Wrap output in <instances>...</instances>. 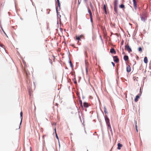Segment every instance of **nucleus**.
<instances>
[{
    "mask_svg": "<svg viewBox=\"0 0 151 151\" xmlns=\"http://www.w3.org/2000/svg\"><path fill=\"white\" fill-rule=\"evenodd\" d=\"M147 14L145 12H143L142 15L140 14V17L141 20L143 22H145L147 18Z\"/></svg>",
    "mask_w": 151,
    "mask_h": 151,
    "instance_id": "1",
    "label": "nucleus"
},
{
    "mask_svg": "<svg viewBox=\"0 0 151 151\" xmlns=\"http://www.w3.org/2000/svg\"><path fill=\"white\" fill-rule=\"evenodd\" d=\"M104 117L106 125L107 126L109 125H110L109 119L107 115H105V116H104Z\"/></svg>",
    "mask_w": 151,
    "mask_h": 151,
    "instance_id": "2",
    "label": "nucleus"
},
{
    "mask_svg": "<svg viewBox=\"0 0 151 151\" xmlns=\"http://www.w3.org/2000/svg\"><path fill=\"white\" fill-rule=\"evenodd\" d=\"M125 48L128 51L129 53L132 52L131 48L129 45H126L125 46Z\"/></svg>",
    "mask_w": 151,
    "mask_h": 151,
    "instance_id": "3",
    "label": "nucleus"
},
{
    "mask_svg": "<svg viewBox=\"0 0 151 151\" xmlns=\"http://www.w3.org/2000/svg\"><path fill=\"white\" fill-rule=\"evenodd\" d=\"M55 8L56 10L57 13V24L58 26V18H59V16L60 15V12H58V7L56 5L55 6Z\"/></svg>",
    "mask_w": 151,
    "mask_h": 151,
    "instance_id": "4",
    "label": "nucleus"
},
{
    "mask_svg": "<svg viewBox=\"0 0 151 151\" xmlns=\"http://www.w3.org/2000/svg\"><path fill=\"white\" fill-rule=\"evenodd\" d=\"M68 58L69 59V60L68 61V63L70 64V66L72 68V70H73V64L72 63V62H71V61H70V57H69V55H70V52H69V50H68Z\"/></svg>",
    "mask_w": 151,
    "mask_h": 151,
    "instance_id": "5",
    "label": "nucleus"
},
{
    "mask_svg": "<svg viewBox=\"0 0 151 151\" xmlns=\"http://www.w3.org/2000/svg\"><path fill=\"white\" fill-rule=\"evenodd\" d=\"M113 58V60L116 63H117L119 61V59L118 58V57L117 56H112Z\"/></svg>",
    "mask_w": 151,
    "mask_h": 151,
    "instance_id": "6",
    "label": "nucleus"
},
{
    "mask_svg": "<svg viewBox=\"0 0 151 151\" xmlns=\"http://www.w3.org/2000/svg\"><path fill=\"white\" fill-rule=\"evenodd\" d=\"M20 118L21 119V121L19 124V129L20 128L21 125L22 124V121L23 119V112H22V111H21L20 113Z\"/></svg>",
    "mask_w": 151,
    "mask_h": 151,
    "instance_id": "7",
    "label": "nucleus"
},
{
    "mask_svg": "<svg viewBox=\"0 0 151 151\" xmlns=\"http://www.w3.org/2000/svg\"><path fill=\"white\" fill-rule=\"evenodd\" d=\"M133 5L135 10H136L137 7V2L136 0H132Z\"/></svg>",
    "mask_w": 151,
    "mask_h": 151,
    "instance_id": "8",
    "label": "nucleus"
},
{
    "mask_svg": "<svg viewBox=\"0 0 151 151\" xmlns=\"http://www.w3.org/2000/svg\"><path fill=\"white\" fill-rule=\"evenodd\" d=\"M110 52L112 54H116V52L115 49L113 48H111L110 50Z\"/></svg>",
    "mask_w": 151,
    "mask_h": 151,
    "instance_id": "9",
    "label": "nucleus"
},
{
    "mask_svg": "<svg viewBox=\"0 0 151 151\" xmlns=\"http://www.w3.org/2000/svg\"><path fill=\"white\" fill-rule=\"evenodd\" d=\"M141 96L140 94H138L135 96V97L134 99V101L135 102H137L138 101V99H139Z\"/></svg>",
    "mask_w": 151,
    "mask_h": 151,
    "instance_id": "10",
    "label": "nucleus"
},
{
    "mask_svg": "<svg viewBox=\"0 0 151 151\" xmlns=\"http://www.w3.org/2000/svg\"><path fill=\"white\" fill-rule=\"evenodd\" d=\"M126 70L127 73H129L131 71V68L130 65H128L126 68Z\"/></svg>",
    "mask_w": 151,
    "mask_h": 151,
    "instance_id": "11",
    "label": "nucleus"
},
{
    "mask_svg": "<svg viewBox=\"0 0 151 151\" xmlns=\"http://www.w3.org/2000/svg\"><path fill=\"white\" fill-rule=\"evenodd\" d=\"M89 105L88 103L85 102L83 103V106L85 108H88L89 107Z\"/></svg>",
    "mask_w": 151,
    "mask_h": 151,
    "instance_id": "12",
    "label": "nucleus"
},
{
    "mask_svg": "<svg viewBox=\"0 0 151 151\" xmlns=\"http://www.w3.org/2000/svg\"><path fill=\"white\" fill-rule=\"evenodd\" d=\"M114 10L115 12L116 13L117 16L118 15V6H114Z\"/></svg>",
    "mask_w": 151,
    "mask_h": 151,
    "instance_id": "13",
    "label": "nucleus"
},
{
    "mask_svg": "<svg viewBox=\"0 0 151 151\" xmlns=\"http://www.w3.org/2000/svg\"><path fill=\"white\" fill-rule=\"evenodd\" d=\"M123 59L125 61H128L129 60V57L127 55H125L123 57Z\"/></svg>",
    "mask_w": 151,
    "mask_h": 151,
    "instance_id": "14",
    "label": "nucleus"
},
{
    "mask_svg": "<svg viewBox=\"0 0 151 151\" xmlns=\"http://www.w3.org/2000/svg\"><path fill=\"white\" fill-rule=\"evenodd\" d=\"M122 146V144H121L120 143H118L117 144V149L118 150H120L121 147Z\"/></svg>",
    "mask_w": 151,
    "mask_h": 151,
    "instance_id": "15",
    "label": "nucleus"
},
{
    "mask_svg": "<svg viewBox=\"0 0 151 151\" xmlns=\"http://www.w3.org/2000/svg\"><path fill=\"white\" fill-rule=\"evenodd\" d=\"M79 104L81 106V108L83 109V110H84V108L83 107L82 102L81 100L80 99L79 100Z\"/></svg>",
    "mask_w": 151,
    "mask_h": 151,
    "instance_id": "16",
    "label": "nucleus"
},
{
    "mask_svg": "<svg viewBox=\"0 0 151 151\" xmlns=\"http://www.w3.org/2000/svg\"><path fill=\"white\" fill-rule=\"evenodd\" d=\"M118 0H114V6H118Z\"/></svg>",
    "mask_w": 151,
    "mask_h": 151,
    "instance_id": "17",
    "label": "nucleus"
},
{
    "mask_svg": "<svg viewBox=\"0 0 151 151\" xmlns=\"http://www.w3.org/2000/svg\"><path fill=\"white\" fill-rule=\"evenodd\" d=\"M144 63L145 64H147L148 63V58L147 57H145L144 59Z\"/></svg>",
    "mask_w": 151,
    "mask_h": 151,
    "instance_id": "18",
    "label": "nucleus"
},
{
    "mask_svg": "<svg viewBox=\"0 0 151 151\" xmlns=\"http://www.w3.org/2000/svg\"><path fill=\"white\" fill-rule=\"evenodd\" d=\"M137 30H136V29L134 30V32H133V35H132L133 39H135L134 37L135 36V35L137 34ZM135 39H136L135 38Z\"/></svg>",
    "mask_w": 151,
    "mask_h": 151,
    "instance_id": "19",
    "label": "nucleus"
},
{
    "mask_svg": "<svg viewBox=\"0 0 151 151\" xmlns=\"http://www.w3.org/2000/svg\"><path fill=\"white\" fill-rule=\"evenodd\" d=\"M119 7L121 9H123L125 8V5L123 4H121L119 5Z\"/></svg>",
    "mask_w": 151,
    "mask_h": 151,
    "instance_id": "20",
    "label": "nucleus"
},
{
    "mask_svg": "<svg viewBox=\"0 0 151 151\" xmlns=\"http://www.w3.org/2000/svg\"><path fill=\"white\" fill-rule=\"evenodd\" d=\"M134 125H135V129H136V131L137 132L138 131V127H137V122L135 120L134 121Z\"/></svg>",
    "mask_w": 151,
    "mask_h": 151,
    "instance_id": "21",
    "label": "nucleus"
},
{
    "mask_svg": "<svg viewBox=\"0 0 151 151\" xmlns=\"http://www.w3.org/2000/svg\"><path fill=\"white\" fill-rule=\"evenodd\" d=\"M75 76L73 79V81L74 82V83L75 84H76L77 83V81L76 80V78L75 77Z\"/></svg>",
    "mask_w": 151,
    "mask_h": 151,
    "instance_id": "22",
    "label": "nucleus"
},
{
    "mask_svg": "<svg viewBox=\"0 0 151 151\" xmlns=\"http://www.w3.org/2000/svg\"><path fill=\"white\" fill-rule=\"evenodd\" d=\"M90 5L91 7V9L92 10H93L94 9V8L93 7V5L92 4L91 2H90Z\"/></svg>",
    "mask_w": 151,
    "mask_h": 151,
    "instance_id": "23",
    "label": "nucleus"
},
{
    "mask_svg": "<svg viewBox=\"0 0 151 151\" xmlns=\"http://www.w3.org/2000/svg\"><path fill=\"white\" fill-rule=\"evenodd\" d=\"M76 40H78V42L79 41H80L81 40L80 36H76Z\"/></svg>",
    "mask_w": 151,
    "mask_h": 151,
    "instance_id": "24",
    "label": "nucleus"
},
{
    "mask_svg": "<svg viewBox=\"0 0 151 151\" xmlns=\"http://www.w3.org/2000/svg\"><path fill=\"white\" fill-rule=\"evenodd\" d=\"M55 133L56 137V138L57 139H58V140L59 141V138H58V136L57 135V134L56 133V128H55Z\"/></svg>",
    "mask_w": 151,
    "mask_h": 151,
    "instance_id": "25",
    "label": "nucleus"
},
{
    "mask_svg": "<svg viewBox=\"0 0 151 151\" xmlns=\"http://www.w3.org/2000/svg\"><path fill=\"white\" fill-rule=\"evenodd\" d=\"M138 51L139 52H142V48L140 47L138 48Z\"/></svg>",
    "mask_w": 151,
    "mask_h": 151,
    "instance_id": "26",
    "label": "nucleus"
},
{
    "mask_svg": "<svg viewBox=\"0 0 151 151\" xmlns=\"http://www.w3.org/2000/svg\"><path fill=\"white\" fill-rule=\"evenodd\" d=\"M107 126H108V128L109 129V130H110V132H111L112 131V130L111 129V125H109Z\"/></svg>",
    "mask_w": 151,
    "mask_h": 151,
    "instance_id": "27",
    "label": "nucleus"
},
{
    "mask_svg": "<svg viewBox=\"0 0 151 151\" xmlns=\"http://www.w3.org/2000/svg\"><path fill=\"white\" fill-rule=\"evenodd\" d=\"M81 0H78V7L81 4Z\"/></svg>",
    "mask_w": 151,
    "mask_h": 151,
    "instance_id": "28",
    "label": "nucleus"
},
{
    "mask_svg": "<svg viewBox=\"0 0 151 151\" xmlns=\"http://www.w3.org/2000/svg\"><path fill=\"white\" fill-rule=\"evenodd\" d=\"M103 9L104 10H106V4H104V5Z\"/></svg>",
    "mask_w": 151,
    "mask_h": 151,
    "instance_id": "29",
    "label": "nucleus"
},
{
    "mask_svg": "<svg viewBox=\"0 0 151 151\" xmlns=\"http://www.w3.org/2000/svg\"><path fill=\"white\" fill-rule=\"evenodd\" d=\"M88 12L89 13L91 12V11L88 7H87Z\"/></svg>",
    "mask_w": 151,
    "mask_h": 151,
    "instance_id": "30",
    "label": "nucleus"
},
{
    "mask_svg": "<svg viewBox=\"0 0 151 151\" xmlns=\"http://www.w3.org/2000/svg\"><path fill=\"white\" fill-rule=\"evenodd\" d=\"M84 54L85 55V57H88L87 56V53L86 51H84Z\"/></svg>",
    "mask_w": 151,
    "mask_h": 151,
    "instance_id": "31",
    "label": "nucleus"
},
{
    "mask_svg": "<svg viewBox=\"0 0 151 151\" xmlns=\"http://www.w3.org/2000/svg\"><path fill=\"white\" fill-rule=\"evenodd\" d=\"M70 74H71V75L72 76H74V77L75 76V73L74 72H71L70 73Z\"/></svg>",
    "mask_w": 151,
    "mask_h": 151,
    "instance_id": "32",
    "label": "nucleus"
},
{
    "mask_svg": "<svg viewBox=\"0 0 151 151\" xmlns=\"http://www.w3.org/2000/svg\"><path fill=\"white\" fill-rule=\"evenodd\" d=\"M58 20H59V21L60 22V26H61V19L59 17Z\"/></svg>",
    "mask_w": 151,
    "mask_h": 151,
    "instance_id": "33",
    "label": "nucleus"
},
{
    "mask_svg": "<svg viewBox=\"0 0 151 151\" xmlns=\"http://www.w3.org/2000/svg\"><path fill=\"white\" fill-rule=\"evenodd\" d=\"M124 42V40H122V41L121 42V45H123Z\"/></svg>",
    "mask_w": 151,
    "mask_h": 151,
    "instance_id": "34",
    "label": "nucleus"
},
{
    "mask_svg": "<svg viewBox=\"0 0 151 151\" xmlns=\"http://www.w3.org/2000/svg\"><path fill=\"white\" fill-rule=\"evenodd\" d=\"M90 19L91 22L92 24L93 23V17H90Z\"/></svg>",
    "mask_w": 151,
    "mask_h": 151,
    "instance_id": "35",
    "label": "nucleus"
},
{
    "mask_svg": "<svg viewBox=\"0 0 151 151\" xmlns=\"http://www.w3.org/2000/svg\"><path fill=\"white\" fill-rule=\"evenodd\" d=\"M58 6L59 7V9H60V3H58Z\"/></svg>",
    "mask_w": 151,
    "mask_h": 151,
    "instance_id": "36",
    "label": "nucleus"
},
{
    "mask_svg": "<svg viewBox=\"0 0 151 151\" xmlns=\"http://www.w3.org/2000/svg\"><path fill=\"white\" fill-rule=\"evenodd\" d=\"M111 63L112 64V65L113 66V67H114L115 66V63L113 62H111Z\"/></svg>",
    "mask_w": 151,
    "mask_h": 151,
    "instance_id": "37",
    "label": "nucleus"
},
{
    "mask_svg": "<svg viewBox=\"0 0 151 151\" xmlns=\"http://www.w3.org/2000/svg\"><path fill=\"white\" fill-rule=\"evenodd\" d=\"M122 54H124V55H125V53L124 52V49H123V48H122Z\"/></svg>",
    "mask_w": 151,
    "mask_h": 151,
    "instance_id": "38",
    "label": "nucleus"
},
{
    "mask_svg": "<svg viewBox=\"0 0 151 151\" xmlns=\"http://www.w3.org/2000/svg\"><path fill=\"white\" fill-rule=\"evenodd\" d=\"M89 14L90 15V17H93L92 12L89 13Z\"/></svg>",
    "mask_w": 151,
    "mask_h": 151,
    "instance_id": "39",
    "label": "nucleus"
},
{
    "mask_svg": "<svg viewBox=\"0 0 151 151\" xmlns=\"http://www.w3.org/2000/svg\"><path fill=\"white\" fill-rule=\"evenodd\" d=\"M86 73H87L88 72V68L86 66Z\"/></svg>",
    "mask_w": 151,
    "mask_h": 151,
    "instance_id": "40",
    "label": "nucleus"
},
{
    "mask_svg": "<svg viewBox=\"0 0 151 151\" xmlns=\"http://www.w3.org/2000/svg\"><path fill=\"white\" fill-rule=\"evenodd\" d=\"M142 93V91H141V88L140 89V91H139V93L138 94H140L141 95H141Z\"/></svg>",
    "mask_w": 151,
    "mask_h": 151,
    "instance_id": "41",
    "label": "nucleus"
},
{
    "mask_svg": "<svg viewBox=\"0 0 151 151\" xmlns=\"http://www.w3.org/2000/svg\"><path fill=\"white\" fill-rule=\"evenodd\" d=\"M104 111V113L105 114V115H106V114H108V112L106 110Z\"/></svg>",
    "mask_w": 151,
    "mask_h": 151,
    "instance_id": "42",
    "label": "nucleus"
},
{
    "mask_svg": "<svg viewBox=\"0 0 151 151\" xmlns=\"http://www.w3.org/2000/svg\"><path fill=\"white\" fill-rule=\"evenodd\" d=\"M104 111L106 110V107L105 106H104Z\"/></svg>",
    "mask_w": 151,
    "mask_h": 151,
    "instance_id": "43",
    "label": "nucleus"
},
{
    "mask_svg": "<svg viewBox=\"0 0 151 151\" xmlns=\"http://www.w3.org/2000/svg\"><path fill=\"white\" fill-rule=\"evenodd\" d=\"M49 61H50V63L51 64H52V61H51V59L50 58H49Z\"/></svg>",
    "mask_w": 151,
    "mask_h": 151,
    "instance_id": "44",
    "label": "nucleus"
},
{
    "mask_svg": "<svg viewBox=\"0 0 151 151\" xmlns=\"http://www.w3.org/2000/svg\"><path fill=\"white\" fill-rule=\"evenodd\" d=\"M104 11H105V14H107V10H104Z\"/></svg>",
    "mask_w": 151,
    "mask_h": 151,
    "instance_id": "45",
    "label": "nucleus"
},
{
    "mask_svg": "<svg viewBox=\"0 0 151 151\" xmlns=\"http://www.w3.org/2000/svg\"><path fill=\"white\" fill-rule=\"evenodd\" d=\"M60 29V30L61 32H62V31H63V29H62V28H61V27L60 28V29Z\"/></svg>",
    "mask_w": 151,
    "mask_h": 151,
    "instance_id": "46",
    "label": "nucleus"
},
{
    "mask_svg": "<svg viewBox=\"0 0 151 151\" xmlns=\"http://www.w3.org/2000/svg\"><path fill=\"white\" fill-rule=\"evenodd\" d=\"M56 2H57L58 3H60L59 0H56Z\"/></svg>",
    "mask_w": 151,
    "mask_h": 151,
    "instance_id": "47",
    "label": "nucleus"
},
{
    "mask_svg": "<svg viewBox=\"0 0 151 151\" xmlns=\"http://www.w3.org/2000/svg\"><path fill=\"white\" fill-rule=\"evenodd\" d=\"M101 19L99 17H98V20L99 21H100Z\"/></svg>",
    "mask_w": 151,
    "mask_h": 151,
    "instance_id": "48",
    "label": "nucleus"
},
{
    "mask_svg": "<svg viewBox=\"0 0 151 151\" xmlns=\"http://www.w3.org/2000/svg\"><path fill=\"white\" fill-rule=\"evenodd\" d=\"M139 58L138 56H137L136 57V59L137 60H138L139 59Z\"/></svg>",
    "mask_w": 151,
    "mask_h": 151,
    "instance_id": "49",
    "label": "nucleus"
},
{
    "mask_svg": "<svg viewBox=\"0 0 151 151\" xmlns=\"http://www.w3.org/2000/svg\"><path fill=\"white\" fill-rule=\"evenodd\" d=\"M30 151H32V148L31 147H30Z\"/></svg>",
    "mask_w": 151,
    "mask_h": 151,
    "instance_id": "50",
    "label": "nucleus"
},
{
    "mask_svg": "<svg viewBox=\"0 0 151 151\" xmlns=\"http://www.w3.org/2000/svg\"><path fill=\"white\" fill-rule=\"evenodd\" d=\"M100 38H101V40L102 41H103V40H102V37H101V35H100Z\"/></svg>",
    "mask_w": 151,
    "mask_h": 151,
    "instance_id": "51",
    "label": "nucleus"
},
{
    "mask_svg": "<svg viewBox=\"0 0 151 151\" xmlns=\"http://www.w3.org/2000/svg\"><path fill=\"white\" fill-rule=\"evenodd\" d=\"M78 97H79V98L80 99V96H79V93H78Z\"/></svg>",
    "mask_w": 151,
    "mask_h": 151,
    "instance_id": "52",
    "label": "nucleus"
},
{
    "mask_svg": "<svg viewBox=\"0 0 151 151\" xmlns=\"http://www.w3.org/2000/svg\"><path fill=\"white\" fill-rule=\"evenodd\" d=\"M84 48H85V49H87L88 48V47L87 46H85L84 47Z\"/></svg>",
    "mask_w": 151,
    "mask_h": 151,
    "instance_id": "53",
    "label": "nucleus"
},
{
    "mask_svg": "<svg viewBox=\"0 0 151 151\" xmlns=\"http://www.w3.org/2000/svg\"><path fill=\"white\" fill-rule=\"evenodd\" d=\"M70 45H71L73 47L75 45L74 44H73Z\"/></svg>",
    "mask_w": 151,
    "mask_h": 151,
    "instance_id": "54",
    "label": "nucleus"
},
{
    "mask_svg": "<svg viewBox=\"0 0 151 151\" xmlns=\"http://www.w3.org/2000/svg\"><path fill=\"white\" fill-rule=\"evenodd\" d=\"M79 78L80 79H79V80H78V82H80V80L81 78V77H79Z\"/></svg>",
    "mask_w": 151,
    "mask_h": 151,
    "instance_id": "55",
    "label": "nucleus"
},
{
    "mask_svg": "<svg viewBox=\"0 0 151 151\" xmlns=\"http://www.w3.org/2000/svg\"><path fill=\"white\" fill-rule=\"evenodd\" d=\"M30 1H31L32 2V4L34 6V4H33V2H32V0H30Z\"/></svg>",
    "mask_w": 151,
    "mask_h": 151,
    "instance_id": "56",
    "label": "nucleus"
},
{
    "mask_svg": "<svg viewBox=\"0 0 151 151\" xmlns=\"http://www.w3.org/2000/svg\"><path fill=\"white\" fill-rule=\"evenodd\" d=\"M87 1V0H84V1L85 2V3H86Z\"/></svg>",
    "mask_w": 151,
    "mask_h": 151,
    "instance_id": "57",
    "label": "nucleus"
},
{
    "mask_svg": "<svg viewBox=\"0 0 151 151\" xmlns=\"http://www.w3.org/2000/svg\"><path fill=\"white\" fill-rule=\"evenodd\" d=\"M47 14H50V12L49 11V12H47Z\"/></svg>",
    "mask_w": 151,
    "mask_h": 151,
    "instance_id": "58",
    "label": "nucleus"
},
{
    "mask_svg": "<svg viewBox=\"0 0 151 151\" xmlns=\"http://www.w3.org/2000/svg\"><path fill=\"white\" fill-rule=\"evenodd\" d=\"M85 63L86 65V60H85Z\"/></svg>",
    "mask_w": 151,
    "mask_h": 151,
    "instance_id": "59",
    "label": "nucleus"
},
{
    "mask_svg": "<svg viewBox=\"0 0 151 151\" xmlns=\"http://www.w3.org/2000/svg\"><path fill=\"white\" fill-rule=\"evenodd\" d=\"M65 69H68V68L67 67H65Z\"/></svg>",
    "mask_w": 151,
    "mask_h": 151,
    "instance_id": "60",
    "label": "nucleus"
},
{
    "mask_svg": "<svg viewBox=\"0 0 151 151\" xmlns=\"http://www.w3.org/2000/svg\"><path fill=\"white\" fill-rule=\"evenodd\" d=\"M11 61L13 63V61L12 59L11 58Z\"/></svg>",
    "mask_w": 151,
    "mask_h": 151,
    "instance_id": "61",
    "label": "nucleus"
},
{
    "mask_svg": "<svg viewBox=\"0 0 151 151\" xmlns=\"http://www.w3.org/2000/svg\"><path fill=\"white\" fill-rule=\"evenodd\" d=\"M23 63L24 65H25V64H26V63L23 62Z\"/></svg>",
    "mask_w": 151,
    "mask_h": 151,
    "instance_id": "62",
    "label": "nucleus"
},
{
    "mask_svg": "<svg viewBox=\"0 0 151 151\" xmlns=\"http://www.w3.org/2000/svg\"><path fill=\"white\" fill-rule=\"evenodd\" d=\"M59 17H60H60H61V16L60 15L59 16Z\"/></svg>",
    "mask_w": 151,
    "mask_h": 151,
    "instance_id": "63",
    "label": "nucleus"
},
{
    "mask_svg": "<svg viewBox=\"0 0 151 151\" xmlns=\"http://www.w3.org/2000/svg\"><path fill=\"white\" fill-rule=\"evenodd\" d=\"M150 64L151 63V61H150Z\"/></svg>",
    "mask_w": 151,
    "mask_h": 151,
    "instance_id": "64",
    "label": "nucleus"
}]
</instances>
